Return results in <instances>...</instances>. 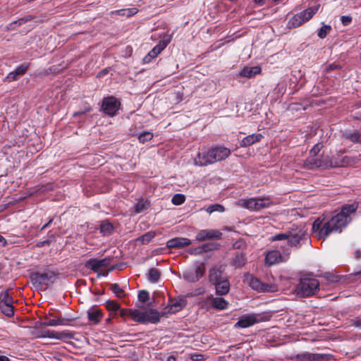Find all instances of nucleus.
<instances>
[{"label":"nucleus","mask_w":361,"mask_h":361,"mask_svg":"<svg viewBox=\"0 0 361 361\" xmlns=\"http://www.w3.org/2000/svg\"><path fill=\"white\" fill-rule=\"evenodd\" d=\"M169 40H161L158 44L149 52L152 57L156 58L169 44Z\"/></svg>","instance_id":"2f4dec72"},{"label":"nucleus","mask_w":361,"mask_h":361,"mask_svg":"<svg viewBox=\"0 0 361 361\" xmlns=\"http://www.w3.org/2000/svg\"><path fill=\"white\" fill-rule=\"evenodd\" d=\"M209 150L214 163L226 159L231 153L228 148L221 145H216Z\"/></svg>","instance_id":"2eb2a0df"},{"label":"nucleus","mask_w":361,"mask_h":361,"mask_svg":"<svg viewBox=\"0 0 361 361\" xmlns=\"http://www.w3.org/2000/svg\"><path fill=\"white\" fill-rule=\"evenodd\" d=\"M53 221H54V217L50 218L49 221L42 226V228H40V231H42L43 230L46 229L47 228L49 227V226L53 222Z\"/></svg>","instance_id":"0e129e2a"},{"label":"nucleus","mask_w":361,"mask_h":361,"mask_svg":"<svg viewBox=\"0 0 361 361\" xmlns=\"http://www.w3.org/2000/svg\"><path fill=\"white\" fill-rule=\"evenodd\" d=\"M120 106V101L114 96H109L103 98L101 110L105 114L113 117L116 115Z\"/></svg>","instance_id":"1a4fd4ad"},{"label":"nucleus","mask_w":361,"mask_h":361,"mask_svg":"<svg viewBox=\"0 0 361 361\" xmlns=\"http://www.w3.org/2000/svg\"><path fill=\"white\" fill-rule=\"evenodd\" d=\"M188 252L189 254L193 255H201V254H202V247L201 246H198L197 247L190 248L188 250Z\"/></svg>","instance_id":"864d4df0"},{"label":"nucleus","mask_w":361,"mask_h":361,"mask_svg":"<svg viewBox=\"0 0 361 361\" xmlns=\"http://www.w3.org/2000/svg\"><path fill=\"white\" fill-rule=\"evenodd\" d=\"M156 235L154 231H149L144 235L138 237L135 240L137 243H140L142 245L149 243Z\"/></svg>","instance_id":"f704fd0d"},{"label":"nucleus","mask_w":361,"mask_h":361,"mask_svg":"<svg viewBox=\"0 0 361 361\" xmlns=\"http://www.w3.org/2000/svg\"><path fill=\"white\" fill-rule=\"evenodd\" d=\"M244 281L248 283L252 289L259 292L273 291L271 285L262 283L259 279L249 273L244 275Z\"/></svg>","instance_id":"9b49d317"},{"label":"nucleus","mask_w":361,"mask_h":361,"mask_svg":"<svg viewBox=\"0 0 361 361\" xmlns=\"http://www.w3.org/2000/svg\"><path fill=\"white\" fill-rule=\"evenodd\" d=\"M319 287V282L314 278L303 277L296 286V294L300 297L306 298L314 295Z\"/></svg>","instance_id":"39448f33"},{"label":"nucleus","mask_w":361,"mask_h":361,"mask_svg":"<svg viewBox=\"0 0 361 361\" xmlns=\"http://www.w3.org/2000/svg\"><path fill=\"white\" fill-rule=\"evenodd\" d=\"M345 159H347V157H345L341 161L338 162L337 161H334L328 155H310L304 161L303 167L308 170L319 168L338 167L343 165Z\"/></svg>","instance_id":"7ed1b4c3"},{"label":"nucleus","mask_w":361,"mask_h":361,"mask_svg":"<svg viewBox=\"0 0 361 361\" xmlns=\"http://www.w3.org/2000/svg\"><path fill=\"white\" fill-rule=\"evenodd\" d=\"M224 269H222V267H219V268H212L209 270V281L212 284H215L219 281H222L226 279V276H223Z\"/></svg>","instance_id":"393cba45"},{"label":"nucleus","mask_w":361,"mask_h":361,"mask_svg":"<svg viewBox=\"0 0 361 361\" xmlns=\"http://www.w3.org/2000/svg\"><path fill=\"white\" fill-rule=\"evenodd\" d=\"M153 134L151 132L146 131L144 133H142L139 137L138 140L140 142L145 143V142L149 141L152 139Z\"/></svg>","instance_id":"de8ad7c7"},{"label":"nucleus","mask_w":361,"mask_h":361,"mask_svg":"<svg viewBox=\"0 0 361 361\" xmlns=\"http://www.w3.org/2000/svg\"><path fill=\"white\" fill-rule=\"evenodd\" d=\"M357 209L355 203L344 204L337 214L323 224L322 220L317 219L312 224V231L318 232L319 238H326L332 233H341L351 221L350 215Z\"/></svg>","instance_id":"f257e3e1"},{"label":"nucleus","mask_w":361,"mask_h":361,"mask_svg":"<svg viewBox=\"0 0 361 361\" xmlns=\"http://www.w3.org/2000/svg\"><path fill=\"white\" fill-rule=\"evenodd\" d=\"M185 201V197L183 194H176L171 199V202L174 205H180Z\"/></svg>","instance_id":"49530a36"},{"label":"nucleus","mask_w":361,"mask_h":361,"mask_svg":"<svg viewBox=\"0 0 361 361\" xmlns=\"http://www.w3.org/2000/svg\"><path fill=\"white\" fill-rule=\"evenodd\" d=\"M24 23L23 18H19L17 20H15L9 24V27L11 29H15L16 26H20Z\"/></svg>","instance_id":"6e6d98bb"},{"label":"nucleus","mask_w":361,"mask_h":361,"mask_svg":"<svg viewBox=\"0 0 361 361\" xmlns=\"http://www.w3.org/2000/svg\"><path fill=\"white\" fill-rule=\"evenodd\" d=\"M274 247L277 250H279L281 252V255L283 257V261H288L290 258L291 250V246L288 245V243L287 244H283V245H276L274 246Z\"/></svg>","instance_id":"473e14b6"},{"label":"nucleus","mask_w":361,"mask_h":361,"mask_svg":"<svg viewBox=\"0 0 361 361\" xmlns=\"http://www.w3.org/2000/svg\"><path fill=\"white\" fill-rule=\"evenodd\" d=\"M295 358L300 361H331L334 360V355L331 354L303 352L297 354Z\"/></svg>","instance_id":"f8f14e48"},{"label":"nucleus","mask_w":361,"mask_h":361,"mask_svg":"<svg viewBox=\"0 0 361 361\" xmlns=\"http://www.w3.org/2000/svg\"><path fill=\"white\" fill-rule=\"evenodd\" d=\"M87 314L89 322L94 324L99 323L104 316L100 309L89 310L87 312Z\"/></svg>","instance_id":"cd10ccee"},{"label":"nucleus","mask_w":361,"mask_h":361,"mask_svg":"<svg viewBox=\"0 0 361 361\" xmlns=\"http://www.w3.org/2000/svg\"><path fill=\"white\" fill-rule=\"evenodd\" d=\"M161 273L156 268H151L148 272V280L152 283H157L160 279Z\"/></svg>","instance_id":"e433bc0d"},{"label":"nucleus","mask_w":361,"mask_h":361,"mask_svg":"<svg viewBox=\"0 0 361 361\" xmlns=\"http://www.w3.org/2000/svg\"><path fill=\"white\" fill-rule=\"evenodd\" d=\"M190 357L193 361H201L204 360V355L198 353H192L190 355Z\"/></svg>","instance_id":"5fc2aeb1"},{"label":"nucleus","mask_w":361,"mask_h":361,"mask_svg":"<svg viewBox=\"0 0 361 361\" xmlns=\"http://www.w3.org/2000/svg\"><path fill=\"white\" fill-rule=\"evenodd\" d=\"M219 245L216 243H207L201 245L202 253L218 249Z\"/></svg>","instance_id":"a18cd8bd"},{"label":"nucleus","mask_w":361,"mask_h":361,"mask_svg":"<svg viewBox=\"0 0 361 361\" xmlns=\"http://www.w3.org/2000/svg\"><path fill=\"white\" fill-rule=\"evenodd\" d=\"M140 324H157L160 320V313L154 309H150L147 311L142 312Z\"/></svg>","instance_id":"f3484780"},{"label":"nucleus","mask_w":361,"mask_h":361,"mask_svg":"<svg viewBox=\"0 0 361 361\" xmlns=\"http://www.w3.org/2000/svg\"><path fill=\"white\" fill-rule=\"evenodd\" d=\"M44 322H41V326H67L69 322L73 321L72 318H61L57 317L56 319H49L45 317Z\"/></svg>","instance_id":"412c9836"},{"label":"nucleus","mask_w":361,"mask_h":361,"mask_svg":"<svg viewBox=\"0 0 361 361\" xmlns=\"http://www.w3.org/2000/svg\"><path fill=\"white\" fill-rule=\"evenodd\" d=\"M341 66L336 63H332L326 66V70L327 72L336 70V69H341Z\"/></svg>","instance_id":"4d7b16f0"},{"label":"nucleus","mask_w":361,"mask_h":361,"mask_svg":"<svg viewBox=\"0 0 361 361\" xmlns=\"http://www.w3.org/2000/svg\"><path fill=\"white\" fill-rule=\"evenodd\" d=\"M0 361H10V359L5 355H0Z\"/></svg>","instance_id":"774afa93"},{"label":"nucleus","mask_w":361,"mask_h":361,"mask_svg":"<svg viewBox=\"0 0 361 361\" xmlns=\"http://www.w3.org/2000/svg\"><path fill=\"white\" fill-rule=\"evenodd\" d=\"M114 226L109 221H103L99 225L100 233L103 235H109L114 231Z\"/></svg>","instance_id":"72a5a7b5"},{"label":"nucleus","mask_w":361,"mask_h":361,"mask_svg":"<svg viewBox=\"0 0 361 361\" xmlns=\"http://www.w3.org/2000/svg\"><path fill=\"white\" fill-rule=\"evenodd\" d=\"M137 297L141 302H146L149 298V294L147 290H142L139 291Z\"/></svg>","instance_id":"8fccbe9b"},{"label":"nucleus","mask_w":361,"mask_h":361,"mask_svg":"<svg viewBox=\"0 0 361 361\" xmlns=\"http://www.w3.org/2000/svg\"><path fill=\"white\" fill-rule=\"evenodd\" d=\"M110 290L119 298H123L126 295L124 290L118 283H111Z\"/></svg>","instance_id":"c9c22d12"},{"label":"nucleus","mask_w":361,"mask_h":361,"mask_svg":"<svg viewBox=\"0 0 361 361\" xmlns=\"http://www.w3.org/2000/svg\"><path fill=\"white\" fill-rule=\"evenodd\" d=\"M224 207L219 204H211L206 209V212L209 214H212L214 212H224Z\"/></svg>","instance_id":"37998d69"},{"label":"nucleus","mask_w":361,"mask_h":361,"mask_svg":"<svg viewBox=\"0 0 361 361\" xmlns=\"http://www.w3.org/2000/svg\"><path fill=\"white\" fill-rule=\"evenodd\" d=\"M322 26L317 30V36L320 39H324L332 30V27L329 25L322 23Z\"/></svg>","instance_id":"58836bf2"},{"label":"nucleus","mask_w":361,"mask_h":361,"mask_svg":"<svg viewBox=\"0 0 361 361\" xmlns=\"http://www.w3.org/2000/svg\"><path fill=\"white\" fill-rule=\"evenodd\" d=\"M91 111H92L91 106L87 102H85L83 103V107L80 111L73 113V116L83 115L87 112Z\"/></svg>","instance_id":"09e8293b"},{"label":"nucleus","mask_w":361,"mask_h":361,"mask_svg":"<svg viewBox=\"0 0 361 361\" xmlns=\"http://www.w3.org/2000/svg\"><path fill=\"white\" fill-rule=\"evenodd\" d=\"M209 155V150H208L207 152H198L197 154V157L194 159V164L200 166H204L209 164H214L212 158Z\"/></svg>","instance_id":"5701e85b"},{"label":"nucleus","mask_w":361,"mask_h":361,"mask_svg":"<svg viewBox=\"0 0 361 361\" xmlns=\"http://www.w3.org/2000/svg\"><path fill=\"white\" fill-rule=\"evenodd\" d=\"M320 5L308 7L307 9L293 15L289 18L287 27L289 29L300 27L309 21L318 11Z\"/></svg>","instance_id":"423d86ee"},{"label":"nucleus","mask_w":361,"mask_h":361,"mask_svg":"<svg viewBox=\"0 0 361 361\" xmlns=\"http://www.w3.org/2000/svg\"><path fill=\"white\" fill-rule=\"evenodd\" d=\"M307 233L302 224H293L285 233H278L269 237L271 242L287 240L288 245L297 249L300 248L302 241L307 240Z\"/></svg>","instance_id":"f03ea898"},{"label":"nucleus","mask_w":361,"mask_h":361,"mask_svg":"<svg viewBox=\"0 0 361 361\" xmlns=\"http://www.w3.org/2000/svg\"><path fill=\"white\" fill-rule=\"evenodd\" d=\"M261 71L262 69L259 66H253L250 68L245 67L240 71V75L247 78H251L255 76L256 75L259 74Z\"/></svg>","instance_id":"c756f323"},{"label":"nucleus","mask_w":361,"mask_h":361,"mask_svg":"<svg viewBox=\"0 0 361 361\" xmlns=\"http://www.w3.org/2000/svg\"><path fill=\"white\" fill-rule=\"evenodd\" d=\"M6 245H7L6 240L4 238V236L0 235V245L2 247H5Z\"/></svg>","instance_id":"69168bd1"},{"label":"nucleus","mask_w":361,"mask_h":361,"mask_svg":"<svg viewBox=\"0 0 361 361\" xmlns=\"http://www.w3.org/2000/svg\"><path fill=\"white\" fill-rule=\"evenodd\" d=\"M147 209V206L145 202L143 200L139 201L135 205V210L136 213H140Z\"/></svg>","instance_id":"3c124183"},{"label":"nucleus","mask_w":361,"mask_h":361,"mask_svg":"<svg viewBox=\"0 0 361 361\" xmlns=\"http://www.w3.org/2000/svg\"><path fill=\"white\" fill-rule=\"evenodd\" d=\"M33 18H34V17L30 15L23 17L24 23L32 20Z\"/></svg>","instance_id":"338daca9"},{"label":"nucleus","mask_w":361,"mask_h":361,"mask_svg":"<svg viewBox=\"0 0 361 361\" xmlns=\"http://www.w3.org/2000/svg\"><path fill=\"white\" fill-rule=\"evenodd\" d=\"M105 307L109 311L111 312H116L121 308L120 304L116 300H111L106 302Z\"/></svg>","instance_id":"79ce46f5"},{"label":"nucleus","mask_w":361,"mask_h":361,"mask_svg":"<svg viewBox=\"0 0 361 361\" xmlns=\"http://www.w3.org/2000/svg\"><path fill=\"white\" fill-rule=\"evenodd\" d=\"M247 262V254L243 251L235 252L231 260V265L236 269L243 267Z\"/></svg>","instance_id":"4be33fe9"},{"label":"nucleus","mask_w":361,"mask_h":361,"mask_svg":"<svg viewBox=\"0 0 361 361\" xmlns=\"http://www.w3.org/2000/svg\"><path fill=\"white\" fill-rule=\"evenodd\" d=\"M341 20L343 25H348L352 22V17L348 16H343Z\"/></svg>","instance_id":"13d9d810"},{"label":"nucleus","mask_w":361,"mask_h":361,"mask_svg":"<svg viewBox=\"0 0 361 361\" xmlns=\"http://www.w3.org/2000/svg\"><path fill=\"white\" fill-rule=\"evenodd\" d=\"M223 233L218 229H202L199 231L195 236L198 242H203L212 239H221Z\"/></svg>","instance_id":"4468645a"},{"label":"nucleus","mask_w":361,"mask_h":361,"mask_svg":"<svg viewBox=\"0 0 361 361\" xmlns=\"http://www.w3.org/2000/svg\"><path fill=\"white\" fill-rule=\"evenodd\" d=\"M216 288V293L218 295H226L230 290V282L227 277L218 283L214 284Z\"/></svg>","instance_id":"a878e982"},{"label":"nucleus","mask_w":361,"mask_h":361,"mask_svg":"<svg viewBox=\"0 0 361 361\" xmlns=\"http://www.w3.org/2000/svg\"><path fill=\"white\" fill-rule=\"evenodd\" d=\"M323 147V145L322 143H317L314 145V147L310 150V155H315L318 156L319 152L321 151V149Z\"/></svg>","instance_id":"603ef678"},{"label":"nucleus","mask_w":361,"mask_h":361,"mask_svg":"<svg viewBox=\"0 0 361 361\" xmlns=\"http://www.w3.org/2000/svg\"><path fill=\"white\" fill-rule=\"evenodd\" d=\"M153 59H154V57H152V56L148 53L142 59V61L144 63H149Z\"/></svg>","instance_id":"680f3d73"},{"label":"nucleus","mask_w":361,"mask_h":361,"mask_svg":"<svg viewBox=\"0 0 361 361\" xmlns=\"http://www.w3.org/2000/svg\"><path fill=\"white\" fill-rule=\"evenodd\" d=\"M187 304V301L184 298H171L169 301L167 307L170 312H176L182 310Z\"/></svg>","instance_id":"b1692460"},{"label":"nucleus","mask_w":361,"mask_h":361,"mask_svg":"<svg viewBox=\"0 0 361 361\" xmlns=\"http://www.w3.org/2000/svg\"><path fill=\"white\" fill-rule=\"evenodd\" d=\"M262 137H263V136L260 133H257V134L253 133L252 135H249L246 136L245 137H244L241 140V142L240 143V146L241 147H249L256 142H259Z\"/></svg>","instance_id":"bb28decb"},{"label":"nucleus","mask_w":361,"mask_h":361,"mask_svg":"<svg viewBox=\"0 0 361 361\" xmlns=\"http://www.w3.org/2000/svg\"><path fill=\"white\" fill-rule=\"evenodd\" d=\"M142 312L138 310L130 309L128 317L131 318L134 322L141 323Z\"/></svg>","instance_id":"c03bdc74"},{"label":"nucleus","mask_w":361,"mask_h":361,"mask_svg":"<svg viewBox=\"0 0 361 361\" xmlns=\"http://www.w3.org/2000/svg\"><path fill=\"white\" fill-rule=\"evenodd\" d=\"M343 137L353 143H361V133L358 130H345Z\"/></svg>","instance_id":"7c9ffc66"},{"label":"nucleus","mask_w":361,"mask_h":361,"mask_svg":"<svg viewBox=\"0 0 361 361\" xmlns=\"http://www.w3.org/2000/svg\"><path fill=\"white\" fill-rule=\"evenodd\" d=\"M1 312L7 317H13L14 314V307L13 304L0 305Z\"/></svg>","instance_id":"a19ab883"},{"label":"nucleus","mask_w":361,"mask_h":361,"mask_svg":"<svg viewBox=\"0 0 361 361\" xmlns=\"http://www.w3.org/2000/svg\"><path fill=\"white\" fill-rule=\"evenodd\" d=\"M51 240H49V239H47V240H42V241H39L36 244V247H42L44 245H49L51 243Z\"/></svg>","instance_id":"bf43d9fd"},{"label":"nucleus","mask_w":361,"mask_h":361,"mask_svg":"<svg viewBox=\"0 0 361 361\" xmlns=\"http://www.w3.org/2000/svg\"><path fill=\"white\" fill-rule=\"evenodd\" d=\"M271 315L269 314L252 313L242 316L235 324V327L247 328L257 323L269 321Z\"/></svg>","instance_id":"6e6552de"},{"label":"nucleus","mask_w":361,"mask_h":361,"mask_svg":"<svg viewBox=\"0 0 361 361\" xmlns=\"http://www.w3.org/2000/svg\"><path fill=\"white\" fill-rule=\"evenodd\" d=\"M111 260V257H106L102 259L91 258L85 262V267L94 272H98L100 268L109 267Z\"/></svg>","instance_id":"ddd939ff"},{"label":"nucleus","mask_w":361,"mask_h":361,"mask_svg":"<svg viewBox=\"0 0 361 361\" xmlns=\"http://www.w3.org/2000/svg\"><path fill=\"white\" fill-rule=\"evenodd\" d=\"M30 63L27 62L23 63L16 68L13 71L10 72L4 78L6 82H13L17 80L20 77L24 75L27 71Z\"/></svg>","instance_id":"dca6fc26"},{"label":"nucleus","mask_w":361,"mask_h":361,"mask_svg":"<svg viewBox=\"0 0 361 361\" xmlns=\"http://www.w3.org/2000/svg\"><path fill=\"white\" fill-rule=\"evenodd\" d=\"M205 267L202 263H197L194 268L183 271V279L189 282L195 283L200 280L205 274Z\"/></svg>","instance_id":"9d476101"},{"label":"nucleus","mask_w":361,"mask_h":361,"mask_svg":"<svg viewBox=\"0 0 361 361\" xmlns=\"http://www.w3.org/2000/svg\"><path fill=\"white\" fill-rule=\"evenodd\" d=\"M10 290L11 289L8 288V289L6 290L5 291H3L0 293V305L13 304V299L9 295Z\"/></svg>","instance_id":"4c0bfd02"},{"label":"nucleus","mask_w":361,"mask_h":361,"mask_svg":"<svg viewBox=\"0 0 361 361\" xmlns=\"http://www.w3.org/2000/svg\"><path fill=\"white\" fill-rule=\"evenodd\" d=\"M138 9L137 8H123L119 9L116 11V13L119 16L131 17L136 13H137Z\"/></svg>","instance_id":"ea45409f"},{"label":"nucleus","mask_w":361,"mask_h":361,"mask_svg":"<svg viewBox=\"0 0 361 361\" xmlns=\"http://www.w3.org/2000/svg\"><path fill=\"white\" fill-rule=\"evenodd\" d=\"M269 197H251L240 200L238 204L250 211H259L268 208L272 204Z\"/></svg>","instance_id":"0eeeda50"},{"label":"nucleus","mask_w":361,"mask_h":361,"mask_svg":"<svg viewBox=\"0 0 361 361\" xmlns=\"http://www.w3.org/2000/svg\"><path fill=\"white\" fill-rule=\"evenodd\" d=\"M191 243V240L187 238L176 237L169 240L166 243V246L169 249H180L189 246Z\"/></svg>","instance_id":"a211bd4d"},{"label":"nucleus","mask_w":361,"mask_h":361,"mask_svg":"<svg viewBox=\"0 0 361 361\" xmlns=\"http://www.w3.org/2000/svg\"><path fill=\"white\" fill-rule=\"evenodd\" d=\"M58 274L54 271H47L41 273L35 271L30 274V279L35 289L38 290H43V286L46 288L50 287L56 281Z\"/></svg>","instance_id":"20e7f679"},{"label":"nucleus","mask_w":361,"mask_h":361,"mask_svg":"<svg viewBox=\"0 0 361 361\" xmlns=\"http://www.w3.org/2000/svg\"><path fill=\"white\" fill-rule=\"evenodd\" d=\"M211 306L218 310H226L229 307V302L225 299L216 297L211 298Z\"/></svg>","instance_id":"c85d7f7f"},{"label":"nucleus","mask_w":361,"mask_h":361,"mask_svg":"<svg viewBox=\"0 0 361 361\" xmlns=\"http://www.w3.org/2000/svg\"><path fill=\"white\" fill-rule=\"evenodd\" d=\"M43 337L56 338L59 340L71 339L73 338V334L68 330L57 332L53 330H44L42 331Z\"/></svg>","instance_id":"aec40b11"},{"label":"nucleus","mask_w":361,"mask_h":361,"mask_svg":"<svg viewBox=\"0 0 361 361\" xmlns=\"http://www.w3.org/2000/svg\"><path fill=\"white\" fill-rule=\"evenodd\" d=\"M120 315L121 317H128L130 309H121L120 308Z\"/></svg>","instance_id":"052dcab7"},{"label":"nucleus","mask_w":361,"mask_h":361,"mask_svg":"<svg viewBox=\"0 0 361 361\" xmlns=\"http://www.w3.org/2000/svg\"><path fill=\"white\" fill-rule=\"evenodd\" d=\"M353 325L355 327L361 329V319L360 318H355L353 321Z\"/></svg>","instance_id":"e2e57ef3"},{"label":"nucleus","mask_w":361,"mask_h":361,"mask_svg":"<svg viewBox=\"0 0 361 361\" xmlns=\"http://www.w3.org/2000/svg\"><path fill=\"white\" fill-rule=\"evenodd\" d=\"M283 259L280 250L275 248L267 252L264 261L266 264L271 266L275 264L286 262V261H283Z\"/></svg>","instance_id":"6ab92c4d"}]
</instances>
